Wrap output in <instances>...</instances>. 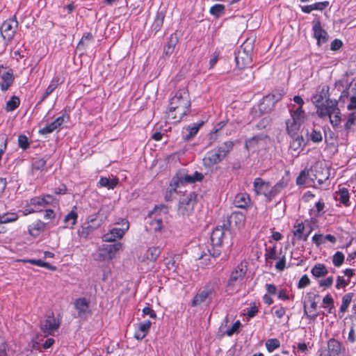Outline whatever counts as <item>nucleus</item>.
<instances>
[{
    "label": "nucleus",
    "mask_w": 356,
    "mask_h": 356,
    "mask_svg": "<svg viewBox=\"0 0 356 356\" xmlns=\"http://www.w3.org/2000/svg\"><path fill=\"white\" fill-rule=\"evenodd\" d=\"M190 106L191 100L188 91L184 88L177 91L170 99L166 112L167 118L174 122H179L186 115Z\"/></svg>",
    "instance_id": "obj_1"
},
{
    "label": "nucleus",
    "mask_w": 356,
    "mask_h": 356,
    "mask_svg": "<svg viewBox=\"0 0 356 356\" xmlns=\"http://www.w3.org/2000/svg\"><path fill=\"white\" fill-rule=\"evenodd\" d=\"M232 232L225 227H217L211 233V249H208L207 251L209 254L213 257H218L221 253L220 247L223 243L229 245L232 244Z\"/></svg>",
    "instance_id": "obj_2"
},
{
    "label": "nucleus",
    "mask_w": 356,
    "mask_h": 356,
    "mask_svg": "<svg viewBox=\"0 0 356 356\" xmlns=\"http://www.w3.org/2000/svg\"><path fill=\"white\" fill-rule=\"evenodd\" d=\"M234 143L232 141H226L218 149L209 151L202 159L204 167L211 168L222 161L232 150Z\"/></svg>",
    "instance_id": "obj_3"
},
{
    "label": "nucleus",
    "mask_w": 356,
    "mask_h": 356,
    "mask_svg": "<svg viewBox=\"0 0 356 356\" xmlns=\"http://www.w3.org/2000/svg\"><path fill=\"white\" fill-rule=\"evenodd\" d=\"M102 209L98 213L89 215L86 220L79 228L77 234L80 238H87L93 232L97 229L106 219V216L102 217Z\"/></svg>",
    "instance_id": "obj_4"
},
{
    "label": "nucleus",
    "mask_w": 356,
    "mask_h": 356,
    "mask_svg": "<svg viewBox=\"0 0 356 356\" xmlns=\"http://www.w3.org/2000/svg\"><path fill=\"white\" fill-rule=\"evenodd\" d=\"M253 52V42L246 40L238 51L235 60L237 67L243 69L248 67L252 63Z\"/></svg>",
    "instance_id": "obj_5"
},
{
    "label": "nucleus",
    "mask_w": 356,
    "mask_h": 356,
    "mask_svg": "<svg viewBox=\"0 0 356 356\" xmlns=\"http://www.w3.org/2000/svg\"><path fill=\"white\" fill-rule=\"evenodd\" d=\"M197 195L193 192L184 194L179 200L178 214L182 216H189L194 211L197 202Z\"/></svg>",
    "instance_id": "obj_6"
},
{
    "label": "nucleus",
    "mask_w": 356,
    "mask_h": 356,
    "mask_svg": "<svg viewBox=\"0 0 356 356\" xmlns=\"http://www.w3.org/2000/svg\"><path fill=\"white\" fill-rule=\"evenodd\" d=\"M303 121V111L300 108H297L291 114V118L286 122V130L291 137L298 135V131Z\"/></svg>",
    "instance_id": "obj_7"
},
{
    "label": "nucleus",
    "mask_w": 356,
    "mask_h": 356,
    "mask_svg": "<svg viewBox=\"0 0 356 356\" xmlns=\"http://www.w3.org/2000/svg\"><path fill=\"white\" fill-rule=\"evenodd\" d=\"M122 243L103 244L98 250L95 259L97 261H108L113 259L121 249Z\"/></svg>",
    "instance_id": "obj_8"
},
{
    "label": "nucleus",
    "mask_w": 356,
    "mask_h": 356,
    "mask_svg": "<svg viewBox=\"0 0 356 356\" xmlns=\"http://www.w3.org/2000/svg\"><path fill=\"white\" fill-rule=\"evenodd\" d=\"M60 325V321L56 319L53 312L47 314L45 319L40 322V330L45 337L54 335Z\"/></svg>",
    "instance_id": "obj_9"
},
{
    "label": "nucleus",
    "mask_w": 356,
    "mask_h": 356,
    "mask_svg": "<svg viewBox=\"0 0 356 356\" xmlns=\"http://www.w3.org/2000/svg\"><path fill=\"white\" fill-rule=\"evenodd\" d=\"M318 298V295L308 293L304 302V314L309 319L315 320L318 316L316 313L317 309V301L316 299Z\"/></svg>",
    "instance_id": "obj_10"
},
{
    "label": "nucleus",
    "mask_w": 356,
    "mask_h": 356,
    "mask_svg": "<svg viewBox=\"0 0 356 356\" xmlns=\"http://www.w3.org/2000/svg\"><path fill=\"white\" fill-rule=\"evenodd\" d=\"M54 200L50 195L45 197H35L30 200L29 208L26 209L24 214L34 213L41 210L42 208L47 207Z\"/></svg>",
    "instance_id": "obj_11"
},
{
    "label": "nucleus",
    "mask_w": 356,
    "mask_h": 356,
    "mask_svg": "<svg viewBox=\"0 0 356 356\" xmlns=\"http://www.w3.org/2000/svg\"><path fill=\"white\" fill-rule=\"evenodd\" d=\"M18 26V22L15 17L6 20L0 28L1 33L4 40L10 41L13 40L17 28Z\"/></svg>",
    "instance_id": "obj_12"
},
{
    "label": "nucleus",
    "mask_w": 356,
    "mask_h": 356,
    "mask_svg": "<svg viewBox=\"0 0 356 356\" xmlns=\"http://www.w3.org/2000/svg\"><path fill=\"white\" fill-rule=\"evenodd\" d=\"M122 228L115 227L109 230V232L102 236V240L105 242H114L117 239H120L123 237L125 232L129 229V222L126 220L122 221Z\"/></svg>",
    "instance_id": "obj_13"
},
{
    "label": "nucleus",
    "mask_w": 356,
    "mask_h": 356,
    "mask_svg": "<svg viewBox=\"0 0 356 356\" xmlns=\"http://www.w3.org/2000/svg\"><path fill=\"white\" fill-rule=\"evenodd\" d=\"M280 93H271L265 96L259 104V110L263 113L271 111L275 104L281 99Z\"/></svg>",
    "instance_id": "obj_14"
},
{
    "label": "nucleus",
    "mask_w": 356,
    "mask_h": 356,
    "mask_svg": "<svg viewBox=\"0 0 356 356\" xmlns=\"http://www.w3.org/2000/svg\"><path fill=\"white\" fill-rule=\"evenodd\" d=\"M338 110L339 108H338V102L337 101L327 99L325 104L318 106L316 113L321 118L326 116L329 118Z\"/></svg>",
    "instance_id": "obj_15"
},
{
    "label": "nucleus",
    "mask_w": 356,
    "mask_h": 356,
    "mask_svg": "<svg viewBox=\"0 0 356 356\" xmlns=\"http://www.w3.org/2000/svg\"><path fill=\"white\" fill-rule=\"evenodd\" d=\"M254 191L257 195H263L270 199V184L260 177L254 179L253 181Z\"/></svg>",
    "instance_id": "obj_16"
},
{
    "label": "nucleus",
    "mask_w": 356,
    "mask_h": 356,
    "mask_svg": "<svg viewBox=\"0 0 356 356\" xmlns=\"http://www.w3.org/2000/svg\"><path fill=\"white\" fill-rule=\"evenodd\" d=\"M158 212H163L164 213H166L168 212L167 207L162 205V206H156L154 211H151L149 213L150 217L152 218V215H155V217L153 218L150 222V229H153L155 232L161 231L163 227V220L161 218H156V213Z\"/></svg>",
    "instance_id": "obj_17"
},
{
    "label": "nucleus",
    "mask_w": 356,
    "mask_h": 356,
    "mask_svg": "<svg viewBox=\"0 0 356 356\" xmlns=\"http://www.w3.org/2000/svg\"><path fill=\"white\" fill-rule=\"evenodd\" d=\"M247 272V267L245 265L241 264L232 272L230 278L228 282V286H234L235 283L241 282Z\"/></svg>",
    "instance_id": "obj_18"
},
{
    "label": "nucleus",
    "mask_w": 356,
    "mask_h": 356,
    "mask_svg": "<svg viewBox=\"0 0 356 356\" xmlns=\"http://www.w3.org/2000/svg\"><path fill=\"white\" fill-rule=\"evenodd\" d=\"M214 292V288L212 286H206L204 290L195 295L192 301V306L196 307L204 302L207 298H211Z\"/></svg>",
    "instance_id": "obj_19"
},
{
    "label": "nucleus",
    "mask_w": 356,
    "mask_h": 356,
    "mask_svg": "<svg viewBox=\"0 0 356 356\" xmlns=\"http://www.w3.org/2000/svg\"><path fill=\"white\" fill-rule=\"evenodd\" d=\"M0 77L1 78V88L5 91L13 84L14 81L12 70H7L3 66L0 67Z\"/></svg>",
    "instance_id": "obj_20"
},
{
    "label": "nucleus",
    "mask_w": 356,
    "mask_h": 356,
    "mask_svg": "<svg viewBox=\"0 0 356 356\" xmlns=\"http://www.w3.org/2000/svg\"><path fill=\"white\" fill-rule=\"evenodd\" d=\"M321 356H343L341 343L334 339H330L327 343V353L321 354Z\"/></svg>",
    "instance_id": "obj_21"
},
{
    "label": "nucleus",
    "mask_w": 356,
    "mask_h": 356,
    "mask_svg": "<svg viewBox=\"0 0 356 356\" xmlns=\"http://www.w3.org/2000/svg\"><path fill=\"white\" fill-rule=\"evenodd\" d=\"M74 307L78 311L79 318H86L90 314L89 302L84 298H80L75 300Z\"/></svg>",
    "instance_id": "obj_22"
},
{
    "label": "nucleus",
    "mask_w": 356,
    "mask_h": 356,
    "mask_svg": "<svg viewBox=\"0 0 356 356\" xmlns=\"http://www.w3.org/2000/svg\"><path fill=\"white\" fill-rule=\"evenodd\" d=\"M314 35L317 40L318 45L325 43L328 39L327 33L323 29L320 22H316L313 26Z\"/></svg>",
    "instance_id": "obj_23"
},
{
    "label": "nucleus",
    "mask_w": 356,
    "mask_h": 356,
    "mask_svg": "<svg viewBox=\"0 0 356 356\" xmlns=\"http://www.w3.org/2000/svg\"><path fill=\"white\" fill-rule=\"evenodd\" d=\"M290 141L289 149L291 151V154L294 155H298L302 149V143L304 138L301 136L296 135V136L291 137Z\"/></svg>",
    "instance_id": "obj_24"
},
{
    "label": "nucleus",
    "mask_w": 356,
    "mask_h": 356,
    "mask_svg": "<svg viewBox=\"0 0 356 356\" xmlns=\"http://www.w3.org/2000/svg\"><path fill=\"white\" fill-rule=\"evenodd\" d=\"M152 323L149 321H145L138 324V330L135 332L134 337L138 340H142L149 332Z\"/></svg>",
    "instance_id": "obj_25"
},
{
    "label": "nucleus",
    "mask_w": 356,
    "mask_h": 356,
    "mask_svg": "<svg viewBox=\"0 0 356 356\" xmlns=\"http://www.w3.org/2000/svg\"><path fill=\"white\" fill-rule=\"evenodd\" d=\"M200 126H201V124H193L191 125L188 126L182 131L183 139L185 141L191 140L195 137V136L197 134Z\"/></svg>",
    "instance_id": "obj_26"
},
{
    "label": "nucleus",
    "mask_w": 356,
    "mask_h": 356,
    "mask_svg": "<svg viewBox=\"0 0 356 356\" xmlns=\"http://www.w3.org/2000/svg\"><path fill=\"white\" fill-rule=\"evenodd\" d=\"M64 122V117L60 116L56 118L54 122L47 124L39 131L41 134H48L52 133L58 129Z\"/></svg>",
    "instance_id": "obj_27"
},
{
    "label": "nucleus",
    "mask_w": 356,
    "mask_h": 356,
    "mask_svg": "<svg viewBox=\"0 0 356 356\" xmlns=\"http://www.w3.org/2000/svg\"><path fill=\"white\" fill-rule=\"evenodd\" d=\"M61 83H62V81L60 80V78L59 76H56L54 77L53 79L51 80L49 86L46 89L45 92L43 94L42 97H41V99L39 102V103H41L42 102H43Z\"/></svg>",
    "instance_id": "obj_28"
},
{
    "label": "nucleus",
    "mask_w": 356,
    "mask_h": 356,
    "mask_svg": "<svg viewBox=\"0 0 356 356\" xmlns=\"http://www.w3.org/2000/svg\"><path fill=\"white\" fill-rule=\"evenodd\" d=\"M349 197L348 190L346 188H339V190L335 193L336 200L346 207L350 205Z\"/></svg>",
    "instance_id": "obj_29"
},
{
    "label": "nucleus",
    "mask_w": 356,
    "mask_h": 356,
    "mask_svg": "<svg viewBox=\"0 0 356 356\" xmlns=\"http://www.w3.org/2000/svg\"><path fill=\"white\" fill-rule=\"evenodd\" d=\"M250 202L249 195L246 193H240L236 195L234 198V204L238 208H246Z\"/></svg>",
    "instance_id": "obj_30"
},
{
    "label": "nucleus",
    "mask_w": 356,
    "mask_h": 356,
    "mask_svg": "<svg viewBox=\"0 0 356 356\" xmlns=\"http://www.w3.org/2000/svg\"><path fill=\"white\" fill-rule=\"evenodd\" d=\"M46 224L44 222L38 220L30 226L29 234L32 236H37L40 232L44 230Z\"/></svg>",
    "instance_id": "obj_31"
},
{
    "label": "nucleus",
    "mask_w": 356,
    "mask_h": 356,
    "mask_svg": "<svg viewBox=\"0 0 356 356\" xmlns=\"http://www.w3.org/2000/svg\"><path fill=\"white\" fill-rule=\"evenodd\" d=\"M311 273L316 277H321L326 275L328 270L324 264H317L312 268Z\"/></svg>",
    "instance_id": "obj_32"
},
{
    "label": "nucleus",
    "mask_w": 356,
    "mask_h": 356,
    "mask_svg": "<svg viewBox=\"0 0 356 356\" xmlns=\"http://www.w3.org/2000/svg\"><path fill=\"white\" fill-rule=\"evenodd\" d=\"M177 41H178L177 37L175 33L172 34L170 36L168 42V44L166 45V47H165L164 51H163V53L166 56H169L172 54V52L174 51V48H175L176 44L177 43Z\"/></svg>",
    "instance_id": "obj_33"
},
{
    "label": "nucleus",
    "mask_w": 356,
    "mask_h": 356,
    "mask_svg": "<svg viewBox=\"0 0 356 356\" xmlns=\"http://www.w3.org/2000/svg\"><path fill=\"white\" fill-rule=\"evenodd\" d=\"M118 184V179L116 178L109 179L107 177H101L99 184L102 187H106L108 189H113Z\"/></svg>",
    "instance_id": "obj_34"
},
{
    "label": "nucleus",
    "mask_w": 356,
    "mask_h": 356,
    "mask_svg": "<svg viewBox=\"0 0 356 356\" xmlns=\"http://www.w3.org/2000/svg\"><path fill=\"white\" fill-rule=\"evenodd\" d=\"M78 215L74 210L71 211L64 218L65 227L73 228L76 223Z\"/></svg>",
    "instance_id": "obj_35"
},
{
    "label": "nucleus",
    "mask_w": 356,
    "mask_h": 356,
    "mask_svg": "<svg viewBox=\"0 0 356 356\" xmlns=\"http://www.w3.org/2000/svg\"><path fill=\"white\" fill-rule=\"evenodd\" d=\"M161 249L159 247L149 248L145 254V257L147 260L155 261L161 254Z\"/></svg>",
    "instance_id": "obj_36"
},
{
    "label": "nucleus",
    "mask_w": 356,
    "mask_h": 356,
    "mask_svg": "<svg viewBox=\"0 0 356 356\" xmlns=\"http://www.w3.org/2000/svg\"><path fill=\"white\" fill-rule=\"evenodd\" d=\"M230 223L234 222L235 225L240 227L243 225L245 216L241 213H233L229 219Z\"/></svg>",
    "instance_id": "obj_37"
},
{
    "label": "nucleus",
    "mask_w": 356,
    "mask_h": 356,
    "mask_svg": "<svg viewBox=\"0 0 356 356\" xmlns=\"http://www.w3.org/2000/svg\"><path fill=\"white\" fill-rule=\"evenodd\" d=\"M287 185L286 181L282 179L274 186H270V195L271 198L277 195L284 189Z\"/></svg>",
    "instance_id": "obj_38"
},
{
    "label": "nucleus",
    "mask_w": 356,
    "mask_h": 356,
    "mask_svg": "<svg viewBox=\"0 0 356 356\" xmlns=\"http://www.w3.org/2000/svg\"><path fill=\"white\" fill-rule=\"evenodd\" d=\"M165 15L163 12H158L156 13L154 21L152 24V28L156 32L159 31L163 24Z\"/></svg>",
    "instance_id": "obj_39"
},
{
    "label": "nucleus",
    "mask_w": 356,
    "mask_h": 356,
    "mask_svg": "<svg viewBox=\"0 0 356 356\" xmlns=\"http://www.w3.org/2000/svg\"><path fill=\"white\" fill-rule=\"evenodd\" d=\"M305 230V225L303 223H297L293 226V236L297 240H302V235Z\"/></svg>",
    "instance_id": "obj_40"
},
{
    "label": "nucleus",
    "mask_w": 356,
    "mask_h": 356,
    "mask_svg": "<svg viewBox=\"0 0 356 356\" xmlns=\"http://www.w3.org/2000/svg\"><path fill=\"white\" fill-rule=\"evenodd\" d=\"M353 297V293H348L345 294L342 298V304L340 307V312L342 313H344L347 309L348 308L351 301L352 298Z\"/></svg>",
    "instance_id": "obj_41"
},
{
    "label": "nucleus",
    "mask_w": 356,
    "mask_h": 356,
    "mask_svg": "<svg viewBox=\"0 0 356 356\" xmlns=\"http://www.w3.org/2000/svg\"><path fill=\"white\" fill-rule=\"evenodd\" d=\"M204 178V175L198 172H195L193 175H184L183 179L187 183H194L195 181H201Z\"/></svg>",
    "instance_id": "obj_42"
},
{
    "label": "nucleus",
    "mask_w": 356,
    "mask_h": 356,
    "mask_svg": "<svg viewBox=\"0 0 356 356\" xmlns=\"http://www.w3.org/2000/svg\"><path fill=\"white\" fill-rule=\"evenodd\" d=\"M18 216L15 213H7L0 216V223H8L17 220Z\"/></svg>",
    "instance_id": "obj_43"
},
{
    "label": "nucleus",
    "mask_w": 356,
    "mask_h": 356,
    "mask_svg": "<svg viewBox=\"0 0 356 356\" xmlns=\"http://www.w3.org/2000/svg\"><path fill=\"white\" fill-rule=\"evenodd\" d=\"M19 99L17 96H13L6 103V109L7 111H13L19 105Z\"/></svg>",
    "instance_id": "obj_44"
},
{
    "label": "nucleus",
    "mask_w": 356,
    "mask_h": 356,
    "mask_svg": "<svg viewBox=\"0 0 356 356\" xmlns=\"http://www.w3.org/2000/svg\"><path fill=\"white\" fill-rule=\"evenodd\" d=\"M330 122L334 128L337 127L341 122V113L340 110H338L329 117Z\"/></svg>",
    "instance_id": "obj_45"
},
{
    "label": "nucleus",
    "mask_w": 356,
    "mask_h": 356,
    "mask_svg": "<svg viewBox=\"0 0 356 356\" xmlns=\"http://www.w3.org/2000/svg\"><path fill=\"white\" fill-rule=\"evenodd\" d=\"M280 346V343L277 339H269L266 342V347L269 353L273 352Z\"/></svg>",
    "instance_id": "obj_46"
},
{
    "label": "nucleus",
    "mask_w": 356,
    "mask_h": 356,
    "mask_svg": "<svg viewBox=\"0 0 356 356\" xmlns=\"http://www.w3.org/2000/svg\"><path fill=\"white\" fill-rule=\"evenodd\" d=\"M309 177V170L305 169L302 170L296 179V184L298 186H302L307 182Z\"/></svg>",
    "instance_id": "obj_47"
},
{
    "label": "nucleus",
    "mask_w": 356,
    "mask_h": 356,
    "mask_svg": "<svg viewBox=\"0 0 356 356\" xmlns=\"http://www.w3.org/2000/svg\"><path fill=\"white\" fill-rule=\"evenodd\" d=\"M345 127L346 129H356V112H353L348 115Z\"/></svg>",
    "instance_id": "obj_48"
},
{
    "label": "nucleus",
    "mask_w": 356,
    "mask_h": 356,
    "mask_svg": "<svg viewBox=\"0 0 356 356\" xmlns=\"http://www.w3.org/2000/svg\"><path fill=\"white\" fill-rule=\"evenodd\" d=\"M224 11L225 6L222 4H215L210 8V13L216 17H219Z\"/></svg>",
    "instance_id": "obj_49"
},
{
    "label": "nucleus",
    "mask_w": 356,
    "mask_h": 356,
    "mask_svg": "<svg viewBox=\"0 0 356 356\" xmlns=\"http://www.w3.org/2000/svg\"><path fill=\"white\" fill-rule=\"evenodd\" d=\"M309 138L313 143H315L322 141L323 136L321 131L313 129L311 134H309Z\"/></svg>",
    "instance_id": "obj_50"
},
{
    "label": "nucleus",
    "mask_w": 356,
    "mask_h": 356,
    "mask_svg": "<svg viewBox=\"0 0 356 356\" xmlns=\"http://www.w3.org/2000/svg\"><path fill=\"white\" fill-rule=\"evenodd\" d=\"M344 261V255L341 252H337L332 258V263L335 266H340L343 263Z\"/></svg>",
    "instance_id": "obj_51"
},
{
    "label": "nucleus",
    "mask_w": 356,
    "mask_h": 356,
    "mask_svg": "<svg viewBox=\"0 0 356 356\" xmlns=\"http://www.w3.org/2000/svg\"><path fill=\"white\" fill-rule=\"evenodd\" d=\"M46 165V160L44 158L35 160L33 164V170H42Z\"/></svg>",
    "instance_id": "obj_52"
},
{
    "label": "nucleus",
    "mask_w": 356,
    "mask_h": 356,
    "mask_svg": "<svg viewBox=\"0 0 356 356\" xmlns=\"http://www.w3.org/2000/svg\"><path fill=\"white\" fill-rule=\"evenodd\" d=\"M18 145L19 147L23 149H26L29 146V143L28 141V138L24 135H20L18 137Z\"/></svg>",
    "instance_id": "obj_53"
},
{
    "label": "nucleus",
    "mask_w": 356,
    "mask_h": 356,
    "mask_svg": "<svg viewBox=\"0 0 356 356\" xmlns=\"http://www.w3.org/2000/svg\"><path fill=\"white\" fill-rule=\"evenodd\" d=\"M326 97V93L323 90L321 93L316 94L313 96L312 100L314 103L316 104V106H319L318 104L322 102L324 98Z\"/></svg>",
    "instance_id": "obj_54"
},
{
    "label": "nucleus",
    "mask_w": 356,
    "mask_h": 356,
    "mask_svg": "<svg viewBox=\"0 0 356 356\" xmlns=\"http://www.w3.org/2000/svg\"><path fill=\"white\" fill-rule=\"evenodd\" d=\"M241 323L239 321H237L233 324L232 327L227 331V335L230 337L234 334L238 332Z\"/></svg>",
    "instance_id": "obj_55"
},
{
    "label": "nucleus",
    "mask_w": 356,
    "mask_h": 356,
    "mask_svg": "<svg viewBox=\"0 0 356 356\" xmlns=\"http://www.w3.org/2000/svg\"><path fill=\"white\" fill-rule=\"evenodd\" d=\"M309 283H310L309 278L308 277V276L307 275H305L299 280L298 287L299 289H303V288L306 287L307 286H308L309 284Z\"/></svg>",
    "instance_id": "obj_56"
},
{
    "label": "nucleus",
    "mask_w": 356,
    "mask_h": 356,
    "mask_svg": "<svg viewBox=\"0 0 356 356\" xmlns=\"http://www.w3.org/2000/svg\"><path fill=\"white\" fill-rule=\"evenodd\" d=\"M286 266V257L283 255L275 264V268L277 271H282Z\"/></svg>",
    "instance_id": "obj_57"
},
{
    "label": "nucleus",
    "mask_w": 356,
    "mask_h": 356,
    "mask_svg": "<svg viewBox=\"0 0 356 356\" xmlns=\"http://www.w3.org/2000/svg\"><path fill=\"white\" fill-rule=\"evenodd\" d=\"M312 241L317 246L321 245L323 243H325V239L324 236L323 234H314L312 237Z\"/></svg>",
    "instance_id": "obj_58"
},
{
    "label": "nucleus",
    "mask_w": 356,
    "mask_h": 356,
    "mask_svg": "<svg viewBox=\"0 0 356 356\" xmlns=\"http://www.w3.org/2000/svg\"><path fill=\"white\" fill-rule=\"evenodd\" d=\"M342 42L339 39L334 40L330 44V49L332 51L339 50L342 47Z\"/></svg>",
    "instance_id": "obj_59"
},
{
    "label": "nucleus",
    "mask_w": 356,
    "mask_h": 356,
    "mask_svg": "<svg viewBox=\"0 0 356 356\" xmlns=\"http://www.w3.org/2000/svg\"><path fill=\"white\" fill-rule=\"evenodd\" d=\"M323 304H324V305H326V306H327V307L330 306V309H329V312H331V309H332V308L334 307V306H333V302H334V301H333L332 298L330 296L327 295L326 296H325V297L323 298Z\"/></svg>",
    "instance_id": "obj_60"
},
{
    "label": "nucleus",
    "mask_w": 356,
    "mask_h": 356,
    "mask_svg": "<svg viewBox=\"0 0 356 356\" xmlns=\"http://www.w3.org/2000/svg\"><path fill=\"white\" fill-rule=\"evenodd\" d=\"M259 139L260 138L259 136H254V137H252V138H250L249 140H248L245 142L246 148L249 149V148L252 147L255 144L257 143V142L259 141Z\"/></svg>",
    "instance_id": "obj_61"
},
{
    "label": "nucleus",
    "mask_w": 356,
    "mask_h": 356,
    "mask_svg": "<svg viewBox=\"0 0 356 356\" xmlns=\"http://www.w3.org/2000/svg\"><path fill=\"white\" fill-rule=\"evenodd\" d=\"M333 283L332 277H328L324 280H321L319 285L323 287H330Z\"/></svg>",
    "instance_id": "obj_62"
},
{
    "label": "nucleus",
    "mask_w": 356,
    "mask_h": 356,
    "mask_svg": "<svg viewBox=\"0 0 356 356\" xmlns=\"http://www.w3.org/2000/svg\"><path fill=\"white\" fill-rule=\"evenodd\" d=\"M254 78L253 72L251 69H247L245 72V77L241 76V79H244L247 82L251 81Z\"/></svg>",
    "instance_id": "obj_63"
},
{
    "label": "nucleus",
    "mask_w": 356,
    "mask_h": 356,
    "mask_svg": "<svg viewBox=\"0 0 356 356\" xmlns=\"http://www.w3.org/2000/svg\"><path fill=\"white\" fill-rule=\"evenodd\" d=\"M329 5L328 1L318 2L313 4L314 9L317 10H323Z\"/></svg>",
    "instance_id": "obj_64"
}]
</instances>
